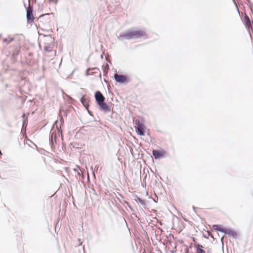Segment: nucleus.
<instances>
[{
	"label": "nucleus",
	"instance_id": "obj_7",
	"mask_svg": "<svg viewBox=\"0 0 253 253\" xmlns=\"http://www.w3.org/2000/svg\"><path fill=\"white\" fill-rule=\"evenodd\" d=\"M135 127L136 129V132L137 133V134L140 136L144 135L145 131L143 128V125H139L138 126H135Z\"/></svg>",
	"mask_w": 253,
	"mask_h": 253
},
{
	"label": "nucleus",
	"instance_id": "obj_22",
	"mask_svg": "<svg viewBox=\"0 0 253 253\" xmlns=\"http://www.w3.org/2000/svg\"><path fill=\"white\" fill-rule=\"evenodd\" d=\"M197 253H205V251L203 250H199V251H197Z\"/></svg>",
	"mask_w": 253,
	"mask_h": 253
},
{
	"label": "nucleus",
	"instance_id": "obj_9",
	"mask_svg": "<svg viewBox=\"0 0 253 253\" xmlns=\"http://www.w3.org/2000/svg\"><path fill=\"white\" fill-rule=\"evenodd\" d=\"M81 102L86 109L89 106L87 99L84 96L81 98Z\"/></svg>",
	"mask_w": 253,
	"mask_h": 253
},
{
	"label": "nucleus",
	"instance_id": "obj_25",
	"mask_svg": "<svg viewBox=\"0 0 253 253\" xmlns=\"http://www.w3.org/2000/svg\"><path fill=\"white\" fill-rule=\"evenodd\" d=\"M26 121V120H24L23 121V126L25 124Z\"/></svg>",
	"mask_w": 253,
	"mask_h": 253
},
{
	"label": "nucleus",
	"instance_id": "obj_6",
	"mask_svg": "<svg viewBox=\"0 0 253 253\" xmlns=\"http://www.w3.org/2000/svg\"><path fill=\"white\" fill-rule=\"evenodd\" d=\"M56 134L55 131H50L49 137V144L52 148L54 147V142H56Z\"/></svg>",
	"mask_w": 253,
	"mask_h": 253
},
{
	"label": "nucleus",
	"instance_id": "obj_19",
	"mask_svg": "<svg viewBox=\"0 0 253 253\" xmlns=\"http://www.w3.org/2000/svg\"><path fill=\"white\" fill-rule=\"evenodd\" d=\"M46 36L48 38H49V41H50V42H53L54 41V38H53L51 35H48V36Z\"/></svg>",
	"mask_w": 253,
	"mask_h": 253
},
{
	"label": "nucleus",
	"instance_id": "obj_2",
	"mask_svg": "<svg viewBox=\"0 0 253 253\" xmlns=\"http://www.w3.org/2000/svg\"><path fill=\"white\" fill-rule=\"evenodd\" d=\"M94 97L100 109L105 112L110 111L109 106L105 102V97L100 91H97L94 94Z\"/></svg>",
	"mask_w": 253,
	"mask_h": 253
},
{
	"label": "nucleus",
	"instance_id": "obj_24",
	"mask_svg": "<svg viewBox=\"0 0 253 253\" xmlns=\"http://www.w3.org/2000/svg\"><path fill=\"white\" fill-rule=\"evenodd\" d=\"M86 109L87 110V111H88V113H89L90 115H92V112H91L90 111H89V110L88 109V108H87V109Z\"/></svg>",
	"mask_w": 253,
	"mask_h": 253
},
{
	"label": "nucleus",
	"instance_id": "obj_17",
	"mask_svg": "<svg viewBox=\"0 0 253 253\" xmlns=\"http://www.w3.org/2000/svg\"><path fill=\"white\" fill-rule=\"evenodd\" d=\"M134 124H135V126H138L139 125H143L142 124H141L139 120L138 119H135L134 121Z\"/></svg>",
	"mask_w": 253,
	"mask_h": 253
},
{
	"label": "nucleus",
	"instance_id": "obj_1",
	"mask_svg": "<svg viewBox=\"0 0 253 253\" xmlns=\"http://www.w3.org/2000/svg\"><path fill=\"white\" fill-rule=\"evenodd\" d=\"M146 35V33L142 31H135L129 29L121 33L118 39L120 41H124L125 40H129L131 39H135L141 38Z\"/></svg>",
	"mask_w": 253,
	"mask_h": 253
},
{
	"label": "nucleus",
	"instance_id": "obj_11",
	"mask_svg": "<svg viewBox=\"0 0 253 253\" xmlns=\"http://www.w3.org/2000/svg\"><path fill=\"white\" fill-rule=\"evenodd\" d=\"M95 70L99 71V69L97 67L92 68H89L86 70V71L85 72V75L86 76L91 75L92 74L89 73V71H95Z\"/></svg>",
	"mask_w": 253,
	"mask_h": 253
},
{
	"label": "nucleus",
	"instance_id": "obj_18",
	"mask_svg": "<svg viewBox=\"0 0 253 253\" xmlns=\"http://www.w3.org/2000/svg\"><path fill=\"white\" fill-rule=\"evenodd\" d=\"M202 248H203V247L202 245L198 244L197 245V251H199V250H203Z\"/></svg>",
	"mask_w": 253,
	"mask_h": 253
},
{
	"label": "nucleus",
	"instance_id": "obj_20",
	"mask_svg": "<svg viewBox=\"0 0 253 253\" xmlns=\"http://www.w3.org/2000/svg\"><path fill=\"white\" fill-rule=\"evenodd\" d=\"M99 72V75L100 76H101V73L100 72L99 70V71H97V70H95V71H92V72L91 73L92 75H94L95 74V73H98Z\"/></svg>",
	"mask_w": 253,
	"mask_h": 253
},
{
	"label": "nucleus",
	"instance_id": "obj_27",
	"mask_svg": "<svg viewBox=\"0 0 253 253\" xmlns=\"http://www.w3.org/2000/svg\"><path fill=\"white\" fill-rule=\"evenodd\" d=\"M82 242H81V243H80V245H82Z\"/></svg>",
	"mask_w": 253,
	"mask_h": 253
},
{
	"label": "nucleus",
	"instance_id": "obj_13",
	"mask_svg": "<svg viewBox=\"0 0 253 253\" xmlns=\"http://www.w3.org/2000/svg\"><path fill=\"white\" fill-rule=\"evenodd\" d=\"M44 50L47 52H50L51 51V47H50V45H45L44 46Z\"/></svg>",
	"mask_w": 253,
	"mask_h": 253
},
{
	"label": "nucleus",
	"instance_id": "obj_14",
	"mask_svg": "<svg viewBox=\"0 0 253 253\" xmlns=\"http://www.w3.org/2000/svg\"><path fill=\"white\" fill-rule=\"evenodd\" d=\"M103 72L104 73L107 74L108 73V71L109 70V65H108V64H106V66H103Z\"/></svg>",
	"mask_w": 253,
	"mask_h": 253
},
{
	"label": "nucleus",
	"instance_id": "obj_16",
	"mask_svg": "<svg viewBox=\"0 0 253 253\" xmlns=\"http://www.w3.org/2000/svg\"><path fill=\"white\" fill-rule=\"evenodd\" d=\"M13 38H5L3 39V42H7V43H10L12 41H13Z\"/></svg>",
	"mask_w": 253,
	"mask_h": 253
},
{
	"label": "nucleus",
	"instance_id": "obj_15",
	"mask_svg": "<svg viewBox=\"0 0 253 253\" xmlns=\"http://www.w3.org/2000/svg\"><path fill=\"white\" fill-rule=\"evenodd\" d=\"M244 19L246 25H248V23L251 22L249 17L247 15H245Z\"/></svg>",
	"mask_w": 253,
	"mask_h": 253
},
{
	"label": "nucleus",
	"instance_id": "obj_10",
	"mask_svg": "<svg viewBox=\"0 0 253 253\" xmlns=\"http://www.w3.org/2000/svg\"><path fill=\"white\" fill-rule=\"evenodd\" d=\"M135 201L137 202H139L141 205H142L143 206H146V205L145 201L144 200H142L141 198H140L138 196H136Z\"/></svg>",
	"mask_w": 253,
	"mask_h": 253
},
{
	"label": "nucleus",
	"instance_id": "obj_4",
	"mask_svg": "<svg viewBox=\"0 0 253 253\" xmlns=\"http://www.w3.org/2000/svg\"><path fill=\"white\" fill-rule=\"evenodd\" d=\"M29 1V6L26 7V17H27V21L28 23H31L33 22L34 19V17L33 15V6H30V1Z\"/></svg>",
	"mask_w": 253,
	"mask_h": 253
},
{
	"label": "nucleus",
	"instance_id": "obj_5",
	"mask_svg": "<svg viewBox=\"0 0 253 253\" xmlns=\"http://www.w3.org/2000/svg\"><path fill=\"white\" fill-rule=\"evenodd\" d=\"M114 79L117 83L121 84H124L127 82L126 76L119 75L117 73L114 74Z\"/></svg>",
	"mask_w": 253,
	"mask_h": 253
},
{
	"label": "nucleus",
	"instance_id": "obj_23",
	"mask_svg": "<svg viewBox=\"0 0 253 253\" xmlns=\"http://www.w3.org/2000/svg\"><path fill=\"white\" fill-rule=\"evenodd\" d=\"M49 1L50 2H53L55 4H56L57 3V2H58V0H49Z\"/></svg>",
	"mask_w": 253,
	"mask_h": 253
},
{
	"label": "nucleus",
	"instance_id": "obj_3",
	"mask_svg": "<svg viewBox=\"0 0 253 253\" xmlns=\"http://www.w3.org/2000/svg\"><path fill=\"white\" fill-rule=\"evenodd\" d=\"M212 228L216 231H218L221 232L225 234H227L229 236H232L234 239H236L238 237L237 233L236 231L227 229L225 228H223L220 225L214 224L212 225Z\"/></svg>",
	"mask_w": 253,
	"mask_h": 253
},
{
	"label": "nucleus",
	"instance_id": "obj_12",
	"mask_svg": "<svg viewBox=\"0 0 253 253\" xmlns=\"http://www.w3.org/2000/svg\"><path fill=\"white\" fill-rule=\"evenodd\" d=\"M51 14H53L52 13H46V14H43L42 15H41L40 17V20H42V19H49V17L50 16V15Z\"/></svg>",
	"mask_w": 253,
	"mask_h": 253
},
{
	"label": "nucleus",
	"instance_id": "obj_21",
	"mask_svg": "<svg viewBox=\"0 0 253 253\" xmlns=\"http://www.w3.org/2000/svg\"><path fill=\"white\" fill-rule=\"evenodd\" d=\"M78 175L79 176H82V178H84V175H83V174L82 173V172L78 171Z\"/></svg>",
	"mask_w": 253,
	"mask_h": 253
},
{
	"label": "nucleus",
	"instance_id": "obj_26",
	"mask_svg": "<svg viewBox=\"0 0 253 253\" xmlns=\"http://www.w3.org/2000/svg\"><path fill=\"white\" fill-rule=\"evenodd\" d=\"M103 54H104V53H103L101 55V58H103Z\"/></svg>",
	"mask_w": 253,
	"mask_h": 253
},
{
	"label": "nucleus",
	"instance_id": "obj_8",
	"mask_svg": "<svg viewBox=\"0 0 253 253\" xmlns=\"http://www.w3.org/2000/svg\"><path fill=\"white\" fill-rule=\"evenodd\" d=\"M152 154L155 159H158L163 157L164 153L161 151L153 150L152 151Z\"/></svg>",
	"mask_w": 253,
	"mask_h": 253
}]
</instances>
